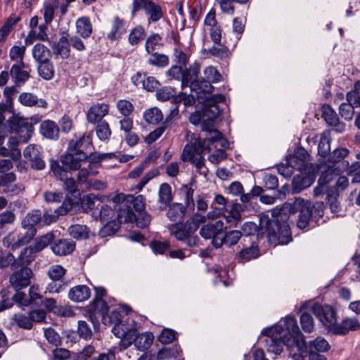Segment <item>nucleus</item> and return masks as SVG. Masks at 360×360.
<instances>
[{
  "label": "nucleus",
  "mask_w": 360,
  "mask_h": 360,
  "mask_svg": "<svg viewBox=\"0 0 360 360\" xmlns=\"http://www.w3.org/2000/svg\"><path fill=\"white\" fill-rule=\"evenodd\" d=\"M285 209L292 214L299 212L297 226L300 229H311L325 222V220H321L324 213L323 202L312 203L296 198L293 202L287 203L276 216L274 211L272 219L266 221L264 227L262 225L271 243L286 245L292 240L291 231L287 221L289 217L283 212Z\"/></svg>",
  "instance_id": "obj_1"
},
{
  "label": "nucleus",
  "mask_w": 360,
  "mask_h": 360,
  "mask_svg": "<svg viewBox=\"0 0 360 360\" xmlns=\"http://www.w3.org/2000/svg\"><path fill=\"white\" fill-rule=\"evenodd\" d=\"M91 134H75L69 141L66 153L60 157V162L68 169H79L86 161L87 154L93 150Z\"/></svg>",
  "instance_id": "obj_2"
},
{
  "label": "nucleus",
  "mask_w": 360,
  "mask_h": 360,
  "mask_svg": "<svg viewBox=\"0 0 360 360\" xmlns=\"http://www.w3.org/2000/svg\"><path fill=\"white\" fill-rule=\"evenodd\" d=\"M115 210L116 212L107 205L101 206L98 215L99 220L103 224L99 231L101 237L113 235L119 230L123 221L127 222L132 217L130 207L126 211L120 204L116 206Z\"/></svg>",
  "instance_id": "obj_3"
},
{
  "label": "nucleus",
  "mask_w": 360,
  "mask_h": 360,
  "mask_svg": "<svg viewBox=\"0 0 360 360\" xmlns=\"http://www.w3.org/2000/svg\"><path fill=\"white\" fill-rule=\"evenodd\" d=\"M202 218H189L185 222L172 224L168 226V231L174 238L185 245L186 248H193L198 247L200 239L196 233Z\"/></svg>",
  "instance_id": "obj_4"
},
{
  "label": "nucleus",
  "mask_w": 360,
  "mask_h": 360,
  "mask_svg": "<svg viewBox=\"0 0 360 360\" xmlns=\"http://www.w3.org/2000/svg\"><path fill=\"white\" fill-rule=\"evenodd\" d=\"M281 334L284 336V341L288 349L297 352H302L306 349L307 342L304 335L300 332L297 320L294 316H288L284 321L285 329L281 326H277Z\"/></svg>",
  "instance_id": "obj_5"
},
{
  "label": "nucleus",
  "mask_w": 360,
  "mask_h": 360,
  "mask_svg": "<svg viewBox=\"0 0 360 360\" xmlns=\"http://www.w3.org/2000/svg\"><path fill=\"white\" fill-rule=\"evenodd\" d=\"M41 120V116L38 115L30 117L31 122H29L27 119L15 116L10 117L7 122L11 131H14L23 138L22 141H27L32 135L34 127L33 124L39 123Z\"/></svg>",
  "instance_id": "obj_6"
},
{
  "label": "nucleus",
  "mask_w": 360,
  "mask_h": 360,
  "mask_svg": "<svg viewBox=\"0 0 360 360\" xmlns=\"http://www.w3.org/2000/svg\"><path fill=\"white\" fill-rule=\"evenodd\" d=\"M143 9L147 17L148 24L159 21L164 15L162 6L152 0H133L131 16Z\"/></svg>",
  "instance_id": "obj_7"
},
{
  "label": "nucleus",
  "mask_w": 360,
  "mask_h": 360,
  "mask_svg": "<svg viewBox=\"0 0 360 360\" xmlns=\"http://www.w3.org/2000/svg\"><path fill=\"white\" fill-rule=\"evenodd\" d=\"M311 311L328 332L331 334V330L335 327L338 321L335 309L329 304H321L316 302L311 307Z\"/></svg>",
  "instance_id": "obj_8"
},
{
  "label": "nucleus",
  "mask_w": 360,
  "mask_h": 360,
  "mask_svg": "<svg viewBox=\"0 0 360 360\" xmlns=\"http://www.w3.org/2000/svg\"><path fill=\"white\" fill-rule=\"evenodd\" d=\"M262 334L266 336L264 342L267 351L275 354H281L283 351V346H286V344L284 341V336L278 330V326L265 328L263 330Z\"/></svg>",
  "instance_id": "obj_9"
},
{
  "label": "nucleus",
  "mask_w": 360,
  "mask_h": 360,
  "mask_svg": "<svg viewBox=\"0 0 360 360\" xmlns=\"http://www.w3.org/2000/svg\"><path fill=\"white\" fill-rule=\"evenodd\" d=\"M25 158L30 162V166L36 170H42L46 167L43 160L42 148L37 144L28 145L23 151Z\"/></svg>",
  "instance_id": "obj_10"
},
{
  "label": "nucleus",
  "mask_w": 360,
  "mask_h": 360,
  "mask_svg": "<svg viewBox=\"0 0 360 360\" xmlns=\"http://www.w3.org/2000/svg\"><path fill=\"white\" fill-rule=\"evenodd\" d=\"M25 231L18 235L9 234L4 241L11 250H15L30 242L37 233L36 228H23Z\"/></svg>",
  "instance_id": "obj_11"
},
{
  "label": "nucleus",
  "mask_w": 360,
  "mask_h": 360,
  "mask_svg": "<svg viewBox=\"0 0 360 360\" xmlns=\"http://www.w3.org/2000/svg\"><path fill=\"white\" fill-rule=\"evenodd\" d=\"M19 270L14 271L9 278L11 286L16 290L29 286L31 283L32 271L27 266H20Z\"/></svg>",
  "instance_id": "obj_12"
},
{
  "label": "nucleus",
  "mask_w": 360,
  "mask_h": 360,
  "mask_svg": "<svg viewBox=\"0 0 360 360\" xmlns=\"http://www.w3.org/2000/svg\"><path fill=\"white\" fill-rule=\"evenodd\" d=\"M246 242H240L241 249L236 253V259L239 263H245L251 259L257 258L259 256V250L258 245L253 240Z\"/></svg>",
  "instance_id": "obj_13"
},
{
  "label": "nucleus",
  "mask_w": 360,
  "mask_h": 360,
  "mask_svg": "<svg viewBox=\"0 0 360 360\" xmlns=\"http://www.w3.org/2000/svg\"><path fill=\"white\" fill-rule=\"evenodd\" d=\"M73 205V200L67 197L59 207L54 209V214H49L47 211H45L42 215L43 226L55 222L59 215L63 216L68 214L72 209Z\"/></svg>",
  "instance_id": "obj_14"
},
{
  "label": "nucleus",
  "mask_w": 360,
  "mask_h": 360,
  "mask_svg": "<svg viewBox=\"0 0 360 360\" xmlns=\"http://www.w3.org/2000/svg\"><path fill=\"white\" fill-rule=\"evenodd\" d=\"M223 228L224 223L221 221H217L214 223L203 225L200 228L199 233L205 239H212V243L216 248L215 240L221 239Z\"/></svg>",
  "instance_id": "obj_15"
},
{
  "label": "nucleus",
  "mask_w": 360,
  "mask_h": 360,
  "mask_svg": "<svg viewBox=\"0 0 360 360\" xmlns=\"http://www.w3.org/2000/svg\"><path fill=\"white\" fill-rule=\"evenodd\" d=\"M225 97L224 95L217 94L206 98L204 103V117H210L217 119L220 114V110L218 104L224 102Z\"/></svg>",
  "instance_id": "obj_16"
},
{
  "label": "nucleus",
  "mask_w": 360,
  "mask_h": 360,
  "mask_svg": "<svg viewBox=\"0 0 360 360\" xmlns=\"http://www.w3.org/2000/svg\"><path fill=\"white\" fill-rule=\"evenodd\" d=\"M360 329V322L356 317L344 319L340 323H336L331 330V335H346L350 331H356Z\"/></svg>",
  "instance_id": "obj_17"
},
{
  "label": "nucleus",
  "mask_w": 360,
  "mask_h": 360,
  "mask_svg": "<svg viewBox=\"0 0 360 360\" xmlns=\"http://www.w3.org/2000/svg\"><path fill=\"white\" fill-rule=\"evenodd\" d=\"M28 68L24 61L13 64L10 70V75L16 86H22L30 79V70H25Z\"/></svg>",
  "instance_id": "obj_18"
},
{
  "label": "nucleus",
  "mask_w": 360,
  "mask_h": 360,
  "mask_svg": "<svg viewBox=\"0 0 360 360\" xmlns=\"http://www.w3.org/2000/svg\"><path fill=\"white\" fill-rule=\"evenodd\" d=\"M18 102L25 107H35L46 109L49 106L47 101L41 98H38L37 95L30 92H22L18 96Z\"/></svg>",
  "instance_id": "obj_19"
},
{
  "label": "nucleus",
  "mask_w": 360,
  "mask_h": 360,
  "mask_svg": "<svg viewBox=\"0 0 360 360\" xmlns=\"http://www.w3.org/2000/svg\"><path fill=\"white\" fill-rule=\"evenodd\" d=\"M315 181V176L310 173H300L295 175L292 181V193H299L309 187Z\"/></svg>",
  "instance_id": "obj_20"
},
{
  "label": "nucleus",
  "mask_w": 360,
  "mask_h": 360,
  "mask_svg": "<svg viewBox=\"0 0 360 360\" xmlns=\"http://www.w3.org/2000/svg\"><path fill=\"white\" fill-rule=\"evenodd\" d=\"M322 116L328 124L333 127V130L341 133L345 129V124L341 122L336 112L328 105H323L322 108Z\"/></svg>",
  "instance_id": "obj_21"
},
{
  "label": "nucleus",
  "mask_w": 360,
  "mask_h": 360,
  "mask_svg": "<svg viewBox=\"0 0 360 360\" xmlns=\"http://www.w3.org/2000/svg\"><path fill=\"white\" fill-rule=\"evenodd\" d=\"M39 133L47 139L56 141L60 136V128L54 121L46 120L40 124Z\"/></svg>",
  "instance_id": "obj_22"
},
{
  "label": "nucleus",
  "mask_w": 360,
  "mask_h": 360,
  "mask_svg": "<svg viewBox=\"0 0 360 360\" xmlns=\"http://www.w3.org/2000/svg\"><path fill=\"white\" fill-rule=\"evenodd\" d=\"M243 239V233L238 230H231L226 232L223 231L221 239H216V248H221L223 245L229 248L236 245L240 240Z\"/></svg>",
  "instance_id": "obj_23"
},
{
  "label": "nucleus",
  "mask_w": 360,
  "mask_h": 360,
  "mask_svg": "<svg viewBox=\"0 0 360 360\" xmlns=\"http://www.w3.org/2000/svg\"><path fill=\"white\" fill-rule=\"evenodd\" d=\"M186 209V205L180 202H173L168 205L166 215L167 218L175 223H181L185 217Z\"/></svg>",
  "instance_id": "obj_24"
},
{
  "label": "nucleus",
  "mask_w": 360,
  "mask_h": 360,
  "mask_svg": "<svg viewBox=\"0 0 360 360\" xmlns=\"http://www.w3.org/2000/svg\"><path fill=\"white\" fill-rule=\"evenodd\" d=\"M109 106L105 103H97L91 106L87 113L86 119L89 122L96 123L102 121V119L108 113Z\"/></svg>",
  "instance_id": "obj_25"
},
{
  "label": "nucleus",
  "mask_w": 360,
  "mask_h": 360,
  "mask_svg": "<svg viewBox=\"0 0 360 360\" xmlns=\"http://www.w3.org/2000/svg\"><path fill=\"white\" fill-rule=\"evenodd\" d=\"M75 249V243L70 239H58L51 245L53 252L58 256L71 254Z\"/></svg>",
  "instance_id": "obj_26"
},
{
  "label": "nucleus",
  "mask_w": 360,
  "mask_h": 360,
  "mask_svg": "<svg viewBox=\"0 0 360 360\" xmlns=\"http://www.w3.org/2000/svg\"><path fill=\"white\" fill-rule=\"evenodd\" d=\"M36 253H37V252H35L32 245L25 248L18 259L14 257V261L11 264V269L15 270L20 266H27V265L34 259Z\"/></svg>",
  "instance_id": "obj_27"
},
{
  "label": "nucleus",
  "mask_w": 360,
  "mask_h": 360,
  "mask_svg": "<svg viewBox=\"0 0 360 360\" xmlns=\"http://www.w3.org/2000/svg\"><path fill=\"white\" fill-rule=\"evenodd\" d=\"M91 289L86 285H78L70 289L68 297L75 302H82L91 297Z\"/></svg>",
  "instance_id": "obj_28"
},
{
  "label": "nucleus",
  "mask_w": 360,
  "mask_h": 360,
  "mask_svg": "<svg viewBox=\"0 0 360 360\" xmlns=\"http://www.w3.org/2000/svg\"><path fill=\"white\" fill-rule=\"evenodd\" d=\"M53 53L60 56L63 59L70 56V45L68 35L61 36L53 46Z\"/></svg>",
  "instance_id": "obj_29"
},
{
  "label": "nucleus",
  "mask_w": 360,
  "mask_h": 360,
  "mask_svg": "<svg viewBox=\"0 0 360 360\" xmlns=\"http://www.w3.org/2000/svg\"><path fill=\"white\" fill-rule=\"evenodd\" d=\"M125 31L124 20L118 16H115L112 22L111 30L107 34V38L112 41L118 40Z\"/></svg>",
  "instance_id": "obj_30"
},
{
  "label": "nucleus",
  "mask_w": 360,
  "mask_h": 360,
  "mask_svg": "<svg viewBox=\"0 0 360 360\" xmlns=\"http://www.w3.org/2000/svg\"><path fill=\"white\" fill-rule=\"evenodd\" d=\"M50 23H46L45 21L44 23L38 26V31L36 30H30L28 32L27 37L25 39V43L32 44L34 40H39L42 41H49V37L46 33L48 30V25Z\"/></svg>",
  "instance_id": "obj_31"
},
{
  "label": "nucleus",
  "mask_w": 360,
  "mask_h": 360,
  "mask_svg": "<svg viewBox=\"0 0 360 360\" xmlns=\"http://www.w3.org/2000/svg\"><path fill=\"white\" fill-rule=\"evenodd\" d=\"M194 186L195 182L192 181L187 184L182 185L179 189L181 194L184 196V205L191 210H193L195 208V202L193 199V194L195 191Z\"/></svg>",
  "instance_id": "obj_32"
},
{
  "label": "nucleus",
  "mask_w": 360,
  "mask_h": 360,
  "mask_svg": "<svg viewBox=\"0 0 360 360\" xmlns=\"http://www.w3.org/2000/svg\"><path fill=\"white\" fill-rule=\"evenodd\" d=\"M330 349V345L328 341L323 338L318 337L314 340L310 341L308 345H307L306 349L302 352L311 351L319 353L328 354Z\"/></svg>",
  "instance_id": "obj_33"
},
{
  "label": "nucleus",
  "mask_w": 360,
  "mask_h": 360,
  "mask_svg": "<svg viewBox=\"0 0 360 360\" xmlns=\"http://www.w3.org/2000/svg\"><path fill=\"white\" fill-rule=\"evenodd\" d=\"M77 33L84 39L91 36L93 32L91 22L89 17L82 16L77 19L76 22Z\"/></svg>",
  "instance_id": "obj_34"
},
{
  "label": "nucleus",
  "mask_w": 360,
  "mask_h": 360,
  "mask_svg": "<svg viewBox=\"0 0 360 360\" xmlns=\"http://www.w3.org/2000/svg\"><path fill=\"white\" fill-rule=\"evenodd\" d=\"M173 200L172 187L167 183H163L160 186L158 191V201L163 205L160 210H163L171 204Z\"/></svg>",
  "instance_id": "obj_35"
},
{
  "label": "nucleus",
  "mask_w": 360,
  "mask_h": 360,
  "mask_svg": "<svg viewBox=\"0 0 360 360\" xmlns=\"http://www.w3.org/2000/svg\"><path fill=\"white\" fill-rule=\"evenodd\" d=\"M200 65L197 63L191 65L189 68L184 70V79H183V88L189 86L191 89V84L195 81H198V74L200 72Z\"/></svg>",
  "instance_id": "obj_36"
},
{
  "label": "nucleus",
  "mask_w": 360,
  "mask_h": 360,
  "mask_svg": "<svg viewBox=\"0 0 360 360\" xmlns=\"http://www.w3.org/2000/svg\"><path fill=\"white\" fill-rule=\"evenodd\" d=\"M22 228L42 227V214L40 210H34L28 213L22 221Z\"/></svg>",
  "instance_id": "obj_37"
},
{
  "label": "nucleus",
  "mask_w": 360,
  "mask_h": 360,
  "mask_svg": "<svg viewBox=\"0 0 360 360\" xmlns=\"http://www.w3.org/2000/svg\"><path fill=\"white\" fill-rule=\"evenodd\" d=\"M153 340L154 336L151 332L138 333L135 347L138 350L144 352L150 347Z\"/></svg>",
  "instance_id": "obj_38"
},
{
  "label": "nucleus",
  "mask_w": 360,
  "mask_h": 360,
  "mask_svg": "<svg viewBox=\"0 0 360 360\" xmlns=\"http://www.w3.org/2000/svg\"><path fill=\"white\" fill-rule=\"evenodd\" d=\"M150 55L148 58V63L152 66L164 68L167 67L169 63V59L168 56L164 53H159L158 52L148 53Z\"/></svg>",
  "instance_id": "obj_39"
},
{
  "label": "nucleus",
  "mask_w": 360,
  "mask_h": 360,
  "mask_svg": "<svg viewBox=\"0 0 360 360\" xmlns=\"http://www.w3.org/2000/svg\"><path fill=\"white\" fill-rule=\"evenodd\" d=\"M146 37L145 28L141 25H136L132 28L128 37V41L131 46H137Z\"/></svg>",
  "instance_id": "obj_40"
},
{
  "label": "nucleus",
  "mask_w": 360,
  "mask_h": 360,
  "mask_svg": "<svg viewBox=\"0 0 360 360\" xmlns=\"http://www.w3.org/2000/svg\"><path fill=\"white\" fill-rule=\"evenodd\" d=\"M60 1H47L44 2L41 12L44 21L46 23H51L54 18L55 10L59 7Z\"/></svg>",
  "instance_id": "obj_41"
},
{
  "label": "nucleus",
  "mask_w": 360,
  "mask_h": 360,
  "mask_svg": "<svg viewBox=\"0 0 360 360\" xmlns=\"http://www.w3.org/2000/svg\"><path fill=\"white\" fill-rule=\"evenodd\" d=\"M89 308L91 314H94V316L98 315L101 317L109 311V307L103 300L93 299L89 305Z\"/></svg>",
  "instance_id": "obj_42"
},
{
  "label": "nucleus",
  "mask_w": 360,
  "mask_h": 360,
  "mask_svg": "<svg viewBox=\"0 0 360 360\" xmlns=\"http://www.w3.org/2000/svg\"><path fill=\"white\" fill-rule=\"evenodd\" d=\"M162 37L158 33H151L146 38L145 42V50L147 53H153L156 49L163 46L162 43Z\"/></svg>",
  "instance_id": "obj_43"
},
{
  "label": "nucleus",
  "mask_w": 360,
  "mask_h": 360,
  "mask_svg": "<svg viewBox=\"0 0 360 360\" xmlns=\"http://www.w3.org/2000/svg\"><path fill=\"white\" fill-rule=\"evenodd\" d=\"M332 180L331 174L322 172L318 180V185L314 189V195L316 197L320 196L328 191V184Z\"/></svg>",
  "instance_id": "obj_44"
},
{
  "label": "nucleus",
  "mask_w": 360,
  "mask_h": 360,
  "mask_svg": "<svg viewBox=\"0 0 360 360\" xmlns=\"http://www.w3.org/2000/svg\"><path fill=\"white\" fill-rule=\"evenodd\" d=\"M39 75L46 80L51 79L55 73L53 63L50 60H46L39 63L37 68Z\"/></svg>",
  "instance_id": "obj_45"
},
{
  "label": "nucleus",
  "mask_w": 360,
  "mask_h": 360,
  "mask_svg": "<svg viewBox=\"0 0 360 360\" xmlns=\"http://www.w3.org/2000/svg\"><path fill=\"white\" fill-rule=\"evenodd\" d=\"M70 235L77 240H84L89 238V229L86 225L74 224L69 227Z\"/></svg>",
  "instance_id": "obj_46"
},
{
  "label": "nucleus",
  "mask_w": 360,
  "mask_h": 360,
  "mask_svg": "<svg viewBox=\"0 0 360 360\" xmlns=\"http://www.w3.org/2000/svg\"><path fill=\"white\" fill-rule=\"evenodd\" d=\"M330 136L328 132H323L318 146V154L325 158L330 151Z\"/></svg>",
  "instance_id": "obj_47"
},
{
  "label": "nucleus",
  "mask_w": 360,
  "mask_h": 360,
  "mask_svg": "<svg viewBox=\"0 0 360 360\" xmlns=\"http://www.w3.org/2000/svg\"><path fill=\"white\" fill-rule=\"evenodd\" d=\"M222 13L227 15H233L235 12L234 3L247 4L250 0H217Z\"/></svg>",
  "instance_id": "obj_48"
},
{
  "label": "nucleus",
  "mask_w": 360,
  "mask_h": 360,
  "mask_svg": "<svg viewBox=\"0 0 360 360\" xmlns=\"http://www.w3.org/2000/svg\"><path fill=\"white\" fill-rule=\"evenodd\" d=\"M50 50L44 44L37 43L32 49V56L38 62L49 60Z\"/></svg>",
  "instance_id": "obj_49"
},
{
  "label": "nucleus",
  "mask_w": 360,
  "mask_h": 360,
  "mask_svg": "<svg viewBox=\"0 0 360 360\" xmlns=\"http://www.w3.org/2000/svg\"><path fill=\"white\" fill-rule=\"evenodd\" d=\"M145 121L149 124H156L163 119V115L158 108H152L146 110L143 113Z\"/></svg>",
  "instance_id": "obj_50"
},
{
  "label": "nucleus",
  "mask_w": 360,
  "mask_h": 360,
  "mask_svg": "<svg viewBox=\"0 0 360 360\" xmlns=\"http://www.w3.org/2000/svg\"><path fill=\"white\" fill-rule=\"evenodd\" d=\"M196 207L197 211L196 213L193 215L191 218H195L198 220L202 218V223H204L206 221V217L205 216V213L207 210L208 203L205 200L204 195H198L196 197Z\"/></svg>",
  "instance_id": "obj_51"
},
{
  "label": "nucleus",
  "mask_w": 360,
  "mask_h": 360,
  "mask_svg": "<svg viewBox=\"0 0 360 360\" xmlns=\"http://www.w3.org/2000/svg\"><path fill=\"white\" fill-rule=\"evenodd\" d=\"M212 82L202 77L198 81H195L191 84V90L205 94H211L214 90V86L212 85Z\"/></svg>",
  "instance_id": "obj_52"
},
{
  "label": "nucleus",
  "mask_w": 360,
  "mask_h": 360,
  "mask_svg": "<svg viewBox=\"0 0 360 360\" xmlns=\"http://www.w3.org/2000/svg\"><path fill=\"white\" fill-rule=\"evenodd\" d=\"M120 205L126 211L127 208H131V212L133 210H135L136 212H142L144 209V204L142 201V196L137 197L136 198H134L133 196H130V200H128L127 202H122ZM134 215V212L131 214V216Z\"/></svg>",
  "instance_id": "obj_53"
},
{
  "label": "nucleus",
  "mask_w": 360,
  "mask_h": 360,
  "mask_svg": "<svg viewBox=\"0 0 360 360\" xmlns=\"http://www.w3.org/2000/svg\"><path fill=\"white\" fill-rule=\"evenodd\" d=\"M54 239L53 233H48L41 237L37 238L33 245H31L35 252H40L47 247Z\"/></svg>",
  "instance_id": "obj_54"
},
{
  "label": "nucleus",
  "mask_w": 360,
  "mask_h": 360,
  "mask_svg": "<svg viewBox=\"0 0 360 360\" xmlns=\"http://www.w3.org/2000/svg\"><path fill=\"white\" fill-rule=\"evenodd\" d=\"M248 8L249 5L245 7V10L242 11L240 16L236 17L233 20V30L237 34L240 35L244 32Z\"/></svg>",
  "instance_id": "obj_55"
},
{
  "label": "nucleus",
  "mask_w": 360,
  "mask_h": 360,
  "mask_svg": "<svg viewBox=\"0 0 360 360\" xmlns=\"http://www.w3.org/2000/svg\"><path fill=\"white\" fill-rule=\"evenodd\" d=\"M66 269L61 265L56 264L50 266L47 274L51 281H64L63 280L65 275Z\"/></svg>",
  "instance_id": "obj_56"
},
{
  "label": "nucleus",
  "mask_w": 360,
  "mask_h": 360,
  "mask_svg": "<svg viewBox=\"0 0 360 360\" xmlns=\"http://www.w3.org/2000/svg\"><path fill=\"white\" fill-rule=\"evenodd\" d=\"M51 360H78L76 354H70L68 349L56 348L53 350V357Z\"/></svg>",
  "instance_id": "obj_57"
},
{
  "label": "nucleus",
  "mask_w": 360,
  "mask_h": 360,
  "mask_svg": "<svg viewBox=\"0 0 360 360\" xmlns=\"http://www.w3.org/2000/svg\"><path fill=\"white\" fill-rule=\"evenodd\" d=\"M338 195L328 193L326 197V204L328 205L331 212L337 216L342 215V206L338 200Z\"/></svg>",
  "instance_id": "obj_58"
},
{
  "label": "nucleus",
  "mask_w": 360,
  "mask_h": 360,
  "mask_svg": "<svg viewBox=\"0 0 360 360\" xmlns=\"http://www.w3.org/2000/svg\"><path fill=\"white\" fill-rule=\"evenodd\" d=\"M114 157H115V154L113 153L98 154L91 150L87 154L86 160H88L89 167L91 164L99 163L105 160L112 159Z\"/></svg>",
  "instance_id": "obj_59"
},
{
  "label": "nucleus",
  "mask_w": 360,
  "mask_h": 360,
  "mask_svg": "<svg viewBox=\"0 0 360 360\" xmlns=\"http://www.w3.org/2000/svg\"><path fill=\"white\" fill-rule=\"evenodd\" d=\"M96 133L101 141L109 139L112 134L110 126L106 121H101L98 124L96 128Z\"/></svg>",
  "instance_id": "obj_60"
},
{
  "label": "nucleus",
  "mask_w": 360,
  "mask_h": 360,
  "mask_svg": "<svg viewBox=\"0 0 360 360\" xmlns=\"http://www.w3.org/2000/svg\"><path fill=\"white\" fill-rule=\"evenodd\" d=\"M300 324L305 333H311L314 329V321L311 315L307 312H302L300 317Z\"/></svg>",
  "instance_id": "obj_61"
},
{
  "label": "nucleus",
  "mask_w": 360,
  "mask_h": 360,
  "mask_svg": "<svg viewBox=\"0 0 360 360\" xmlns=\"http://www.w3.org/2000/svg\"><path fill=\"white\" fill-rule=\"evenodd\" d=\"M355 105L352 101L342 103L339 107V113L340 116L346 120H351L354 113Z\"/></svg>",
  "instance_id": "obj_62"
},
{
  "label": "nucleus",
  "mask_w": 360,
  "mask_h": 360,
  "mask_svg": "<svg viewBox=\"0 0 360 360\" xmlns=\"http://www.w3.org/2000/svg\"><path fill=\"white\" fill-rule=\"evenodd\" d=\"M137 331L136 330H128L124 333L123 337L120 338V345L123 349H127L133 343L136 346V340L137 337Z\"/></svg>",
  "instance_id": "obj_63"
},
{
  "label": "nucleus",
  "mask_w": 360,
  "mask_h": 360,
  "mask_svg": "<svg viewBox=\"0 0 360 360\" xmlns=\"http://www.w3.org/2000/svg\"><path fill=\"white\" fill-rule=\"evenodd\" d=\"M102 322L105 325L117 324L122 323V315L117 310L113 309L105 314L101 317Z\"/></svg>",
  "instance_id": "obj_64"
}]
</instances>
